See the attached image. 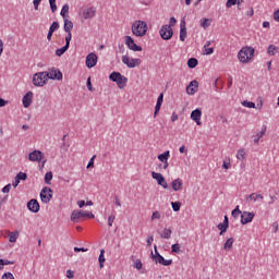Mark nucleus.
<instances>
[{"label": "nucleus", "instance_id": "nucleus-1", "mask_svg": "<svg viewBox=\"0 0 279 279\" xmlns=\"http://www.w3.org/2000/svg\"><path fill=\"white\" fill-rule=\"evenodd\" d=\"M147 23L144 21H135L132 25V34L140 38H143L147 34Z\"/></svg>", "mask_w": 279, "mask_h": 279}, {"label": "nucleus", "instance_id": "nucleus-2", "mask_svg": "<svg viewBox=\"0 0 279 279\" xmlns=\"http://www.w3.org/2000/svg\"><path fill=\"white\" fill-rule=\"evenodd\" d=\"M254 51L255 50L253 47H243L238 53V59L240 60V62L246 64L247 62H250V60L254 58Z\"/></svg>", "mask_w": 279, "mask_h": 279}, {"label": "nucleus", "instance_id": "nucleus-3", "mask_svg": "<svg viewBox=\"0 0 279 279\" xmlns=\"http://www.w3.org/2000/svg\"><path fill=\"white\" fill-rule=\"evenodd\" d=\"M49 82V72H37L33 76L34 86H45Z\"/></svg>", "mask_w": 279, "mask_h": 279}, {"label": "nucleus", "instance_id": "nucleus-4", "mask_svg": "<svg viewBox=\"0 0 279 279\" xmlns=\"http://www.w3.org/2000/svg\"><path fill=\"white\" fill-rule=\"evenodd\" d=\"M39 197L44 204H49V202H51V199L53 198V190L47 186L43 187Z\"/></svg>", "mask_w": 279, "mask_h": 279}, {"label": "nucleus", "instance_id": "nucleus-5", "mask_svg": "<svg viewBox=\"0 0 279 279\" xmlns=\"http://www.w3.org/2000/svg\"><path fill=\"white\" fill-rule=\"evenodd\" d=\"M159 34L162 40H171V38H173V28L166 24L161 26Z\"/></svg>", "mask_w": 279, "mask_h": 279}, {"label": "nucleus", "instance_id": "nucleus-6", "mask_svg": "<svg viewBox=\"0 0 279 279\" xmlns=\"http://www.w3.org/2000/svg\"><path fill=\"white\" fill-rule=\"evenodd\" d=\"M153 180H156L157 184L159 186H162V189H169V184L167 183V179L162 175V173L158 172H151Z\"/></svg>", "mask_w": 279, "mask_h": 279}, {"label": "nucleus", "instance_id": "nucleus-7", "mask_svg": "<svg viewBox=\"0 0 279 279\" xmlns=\"http://www.w3.org/2000/svg\"><path fill=\"white\" fill-rule=\"evenodd\" d=\"M122 62L129 69H135V66H141V59H130L128 56H122Z\"/></svg>", "mask_w": 279, "mask_h": 279}, {"label": "nucleus", "instance_id": "nucleus-8", "mask_svg": "<svg viewBox=\"0 0 279 279\" xmlns=\"http://www.w3.org/2000/svg\"><path fill=\"white\" fill-rule=\"evenodd\" d=\"M97 60H98V57L95 52L88 53L85 61L87 69H93L97 66Z\"/></svg>", "mask_w": 279, "mask_h": 279}, {"label": "nucleus", "instance_id": "nucleus-9", "mask_svg": "<svg viewBox=\"0 0 279 279\" xmlns=\"http://www.w3.org/2000/svg\"><path fill=\"white\" fill-rule=\"evenodd\" d=\"M125 45H126V47H129V49L131 51H143V47L136 45V43H134V38H132V36L125 37Z\"/></svg>", "mask_w": 279, "mask_h": 279}, {"label": "nucleus", "instance_id": "nucleus-10", "mask_svg": "<svg viewBox=\"0 0 279 279\" xmlns=\"http://www.w3.org/2000/svg\"><path fill=\"white\" fill-rule=\"evenodd\" d=\"M255 216L256 215L254 213L243 211L242 215H241L242 226H247V223H252V221H254Z\"/></svg>", "mask_w": 279, "mask_h": 279}, {"label": "nucleus", "instance_id": "nucleus-11", "mask_svg": "<svg viewBox=\"0 0 279 279\" xmlns=\"http://www.w3.org/2000/svg\"><path fill=\"white\" fill-rule=\"evenodd\" d=\"M83 217H86V211L73 210L70 219H71V221H73V223H80V220L83 219Z\"/></svg>", "mask_w": 279, "mask_h": 279}, {"label": "nucleus", "instance_id": "nucleus-12", "mask_svg": "<svg viewBox=\"0 0 279 279\" xmlns=\"http://www.w3.org/2000/svg\"><path fill=\"white\" fill-rule=\"evenodd\" d=\"M191 119L196 125H202V109L197 108L191 112Z\"/></svg>", "mask_w": 279, "mask_h": 279}, {"label": "nucleus", "instance_id": "nucleus-13", "mask_svg": "<svg viewBox=\"0 0 279 279\" xmlns=\"http://www.w3.org/2000/svg\"><path fill=\"white\" fill-rule=\"evenodd\" d=\"M27 208L31 210V213H39L40 211V203H38V199L32 198L27 203Z\"/></svg>", "mask_w": 279, "mask_h": 279}, {"label": "nucleus", "instance_id": "nucleus-14", "mask_svg": "<svg viewBox=\"0 0 279 279\" xmlns=\"http://www.w3.org/2000/svg\"><path fill=\"white\" fill-rule=\"evenodd\" d=\"M43 158H44V155H43V151L40 150H34L28 155V160H31V162H40Z\"/></svg>", "mask_w": 279, "mask_h": 279}, {"label": "nucleus", "instance_id": "nucleus-15", "mask_svg": "<svg viewBox=\"0 0 279 279\" xmlns=\"http://www.w3.org/2000/svg\"><path fill=\"white\" fill-rule=\"evenodd\" d=\"M197 88H199V83L197 81H192L186 87L187 95H195L197 93Z\"/></svg>", "mask_w": 279, "mask_h": 279}, {"label": "nucleus", "instance_id": "nucleus-16", "mask_svg": "<svg viewBox=\"0 0 279 279\" xmlns=\"http://www.w3.org/2000/svg\"><path fill=\"white\" fill-rule=\"evenodd\" d=\"M48 80H58L61 82L62 72L58 69H52L50 72H48Z\"/></svg>", "mask_w": 279, "mask_h": 279}, {"label": "nucleus", "instance_id": "nucleus-17", "mask_svg": "<svg viewBox=\"0 0 279 279\" xmlns=\"http://www.w3.org/2000/svg\"><path fill=\"white\" fill-rule=\"evenodd\" d=\"M33 97H34V93L33 92H27L25 94V96L22 98L24 108H29V106H32Z\"/></svg>", "mask_w": 279, "mask_h": 279}, {"label": "nucleus", "instance_id": "nucleus-18", "mask_svg": "<svg viewBox=\"0 0 279 279\" xmlns=\"http://www.w3.org/2000/svg\"><path fill=\"white\" fill-rule=\"evenodd\" d=\"M184 40H186V22L182 20L180 24V41L184 43Z\"/></svg>", "mask_w": 279, "mask_h": 279}, {"label": "nucleus", "instance_id": "nucleus-19", "mask_svg": "<svg viewBox=\"0 0 279 279\" xmlns=\"http://www.w3.org/2000/svg\"><path fill=\"white\" fill-rule=\"evenodd\" d=\"M155 263L158 265H163V267H169L170 265H173V259H165V257L158 256V258L155 259Z\"/></svg>", "mask_w": 279, "mask_h": 279}, {"label": "nucleus", "instance_id": "nucleus-20", "mask_svg": "<svg viewBox=\"0 0 279 279\" xmlns=\"http://www.w3.org/2000/svg\"><path fill=\"white\" fill-rule=\"evenodd\" d=\"M172 191H182V187L184 186V183L182 182V179L178 178L171 182Z\"/></svg>", "mask_w": 279, "mask_h": 279}, {"label": "nucleus", "instance_id": "nucleus-21", "mask_svg": "<svg viewBox=\"0 0 279 279\" xmlns=\"http://www.w3.org/2000/svg\"><path fill=\"white\" fill-rule=\"evenodd\" d=\"M157 234L160 235L161 239H171V228H165L162 232L160 230H157Z\"/></svg>", "mask_w": 279, "mask_h": 279}, {"label": "nucleus", "instance_id": "nucleus-22", "mask_svg": "<svg viewBox=\"0 0 279 279\" xmlns=\"http://www.w3.org/2000/svg\"><path fill=\"white\" fill-rule=\"evenodd\" d=\"M95 8H88L83 11V16L85 20L93 19L95 16Z\"/></svg>", "mask_w": 279, "mask_h": 279}, {"label": "nucleus", "instance_id": "nucleus-23", "mask_svg": "<svg viewBox=\"0 0 279 279\" xmlns=\"http://www.w3.org/2000/svg\"><path fill=\"white\" fill-rule=\"evenodd\" d=\"M116 84L119 88L123 89L125 86H128V77L120 74L119 81Z\"/></svg>", "mask_w": 279, "mask_h": 279}, {"label": "nucleus", "instance_id": "nucleus-24", "mask_svg": "<svg viewBox=\"0 0 279 279\" xmlns=\"http://www.w3.org/2000/svg\"><path fill=\"white\" fill-rule=\"evenodd\" d=\"M64 26L63 29L65 33H71V31L73 29V22L69 19H64Z\"/></svg>", "mask_w": 279, "mask_h": 279}, {"label": "nucleus", "instance_id": "nucleus-25", "mask_svg": "<svg viewBox=\"0 0 279 279\" xmlns=\"http://www.w3.org/2000/svg\"><path fill=\"white\" fill-rule=\"evenodd\" d=\"M245 199L246 202H250V199H253L254 202H256L257 199H265V197H263V195L260 194L252 193L250 195H246Z\"/></svg>", "mask_w": 279, "mask_h": 279}, {"label": "nucleus", "instance_id": "nucleus-26", "mask_svg": "<svg viewBox=\"0 0 279 279\" xmlns=\"http://www.w3.org/2000/svg\"><path fill=\"white\" fill-rule=\"evenodd\" d=\"M170 156H171L170 151L166 150L163 154L158 155L157 158L160 162H167L169 160Z\"/></svg>", "mask_w": 279, "mask_h": 279}, {"label": "nucleus", "instance_id": "nucleus-27", "mask_svg": "<svg viewBox=\"0 0 279 279\" xmlns=\"http://www.w3.org/2000/svg\"><path fill=\"white\" fill-rule=\"evenodd\" d=\"M197 64H199V61L195 58H190L187 60V66L189 69H195V66H197Z\"/></svg>", "mask_w": 279, "mask_h": 279}, {"label": "nucleus", "instance_id": "nucleus-28", "mask_svg": "<svg viewBox=\"0 0 279 279\" xmlns=\"http://www.w3.org/2000/svg\"><path fill=\"white\" fill-rule=\"evenodd\" d=\"M17 239H19V231L9 232L10 243H16Z\"/></svg>", "mask_w": 279, "mask_h": 279}, {"label": "nucleus", "instance_id": "nucleus-29", "mask_svg": "<svg viewBox=\"0 0 279 279\" xmlns=\"http://www.w3.org/2000/svg\"><path fill=\"white\" fill-rule=\"evenodd\" d=\"M104 254H106L105 250L100 251V255L98 257V262H99V267L100 269H104V263H106V257L104 256Z\"/></svg>", "mask_w": 279, "mask_h": 279}, {"label": "nucleus", "instance_id": "nucleus-30", "mask_svg": "<svg viewBox=\"0 0 279 279\" xmlns=\"http://www.w3.org/2000/svg\"><path fill=\"white\" fill-rule=\"evenodd\" d=\"M66 51H69V47L63 46L62 48H58L56 50V56H58V58H61V56H64V53H66Z\"/></svg>", "mask_w": 279, "mask_h": 279}, {"label": "nucleus", "instance_id": "nucleus-31", "mask_svg": "<svg viewBox=\"0 0 279 279\" xmlns=\"http://www.w3.org/2000/svg\"><path fill=\"white\" fill-rule=\"evenodd\" d=\"M210 23H213V20L204 17L201 21V27H203V29H208V26L210 25Z\"/></svg>", "mask_w": 279, "mask_h": 279}, {"label": "nucleus", "instance_id": "nucleus-32", "mask_svg": "<svg viewBox=\"0 0 279 279\" xmlns=\"http://www.w3.org/2000/svg\"><path fill=\"white\" fill-rule=\"evenodd\" d=\"M232 245H234V239L233 238H229L225 245H223V248L227 250V251H230V248L232 247Z\"/></svg>", "mask_w": 279, "mask_h": 279}, {"label": "nucleus", "instance_id": "nucleus-33", "mask_svg": "<svg viewBox=\"0 0 279 279\" xmlns=\"http://www.w3.org/2000/svg\"><path fill=\"white\" fill-rule=\"evenodd\" d=\"M119 77H121V73L120 72H112L109 75V80H111V82H116V84L120 80Z\"/></svg>", "mask_w": 279, "mask_h": 279}, {"label": "nucleus", "instance_id": "nucleus-34", "mask_svg": "<svg viewBox=\"0 0 279 279\" xmlns=\"http://www.w3.org/2000/svg\"><path fill=\"white\" fill-rule=\"evenodd\" d=\"M171 206L174 213H180V208H182V203L171 202Z\"/></svg>", "mask_w": 279, "mask_h": 279}, {"label": "nucleus", "instance_id": "nucleus-35", "mask_svg": "<svg viewBox=\"0 0 279 279\" xmlns=\"http://www.w3.org/2000/svg\"><path fill=\"white\" fill-rule=\"evenodd\" d=\"M66 14H69V4H64L60 12V15L63 20L66 19Z\"/></svg>", "mask_w": 279, "mask_h": 279}, {"label": "nucleus", "instance_id": "nucleus-36", "mask_svg": "<svg viewBox=\"0 0 279 279\" xmlns=\"http://www.w3.org/2000/svg\"><path fill=\"white\" fill-rule=\"evenodd\" d=\"M51 180H53V172L49 171L45 174V183L51 184Z\"/></svg>", "mask_w": 279, "mask_h": 279}, {"label": "nucleus", "instance_id": "nucleus-37", "mask_svg": "<svg viewBox=\"0 0 279 279\" xmlns=\"http://www.w3.org/2000/svg\"><path fill=\"white\" fill-rule=\"evenodd\" d=\"M58 29H60V23H58V22H53L51 25H50V27H49V31L50 32H58Z\"/></svg>", "mask_w": 279, "mask_h": 279}, {"label": "nucleus", "instance_id": "nucleus-38", "mask_svg": "<svg viewBox=\"0 0 279 279\" xmlns=\"http://www.w3.org/2000/svg\"><path fill=\"white\" fill-rule=\"evenodd\" d=\"M242 106H244V108H256V104L248 100L242 101Z\"/></svg>", "mask_w": 279, "mask_h": 279}, {"label": "nucleus", "instance_id": "nucleus-39", "mask_svg": "<svg viewBox=\"0 0 279 279\" xmlns=\"http://www.w3.org/2000/svg\"><path fill=\"white\" fill-rule=\"evenodd\" d=\"M171 252L174 253V254H180V252H182L180 250V244L175 243V244H172L171 246Z\"/></svg>", "mask_w": 279, "mask_h": 279}, {"label": "nucleus", "instance_id": "nucleus-40", "mask_svg": "<svg viewBox=\"0 0 279 279\" xmlns=\"http://www.w3.org/2000/svg\"><path fill=\"white\" fill-rule=\"evenodd\" d=\"M236 158H238V160H244L245 159V149L238 150Z\"/></svg>", "mask_w": 279, "mask_h": 279}, {"label": "nucleus", "instance_id": "nucleus-41", "mask_svg": "<svg viewBox=\"0 0 279 279\" xmlns=\"http://www.w3.org/2000/svg\"><path fill=\"white\" fill-rule=\"evenodd\" d=\"M4 265H14V262L8 259H0V269H3Z\"/></svg>", "mask_w": 279, "mask_h": 279}, {"label": "nucleus", "instance_id": "nucleus-42", "mask_svg": "<svg viewBox=\"0 0 279 279\" xmlns=\"http://www.w3.org/2000/svg\"><path fill=\"white\" fill-rule=\"evenodd\" d=\"M50 3V10L52 13H56L58 11V5L56 4V0H49Z\"/></svg>", "mask_w": 279, "mask_h": 279}, {"label": "nucleus", "instance_id": "nucleus-43", "mask_svg": "<svg viewBox=\"0 0 279 279\" xmlns=\"http://www.w3.org/2000/svg\"><path fill=\"white\" fill-rule=\"evenodd\" d=\"M17 180H23V182H25V180H27V173H25V172H20V173H17L16 174V177H15Z\"/></svg>", "mask_w": 279, "mask_h": 279}, {"label": "nucleus", "instance_id": "nucleus-44", "mask_svg": "<svg viewBox=\"0 0 279 279\" xmlns=\"http://www.w3.org/2000/svg\"><path fill=\"white\" fill-rule=\"evenodd\" d=\"M68 34L65 36V47H71V38H73V35L71 33H65Z\"/></svg>", "mask_w": 279, "mask_h": 279}, {"label": "nucleus", "instance_id": "nucleus-45", "mask_svg": "<svg viewBox=\"0 0 279 279\" xmlns=\"http://www.w3.org/2000/svg\"><path fill=\"white\" fill-rule=\"evenodd\" d=\"M154 250H155V254L154 252H151V258L154 260H156V258H158V256H161L160 253L158 252V246L157 245H154Z\"/></svg>", "mask_w": 279, "mask_h": 279}, {"label": "nucleus", "instance_id": "nucleus-46", "mask_svg": "<svg viewBox=\"0 0 279 279\" xmlns=\"http://www.w3.org/2000/svg\"><path fill=\"white\" fill-rule=\"evenodd\" d=\"M160 108H162V104L157 102L155 106V112H154V117H158V112H160Z\"/></svg>", "mask_w": 279, "mask_h": 279}, {"label": "nucleus", "instance_id": "nucleus-47", "mask_svg": "<svg viewBox=\"0 0 279 279\" xmlns=\"http://www.w3.org/2000/svg\"><path fill=\"white\" fill-rule=\"evenodd\" d=\"M218 230L222 231V232H228V227L223 223V222H220L218 226H217Z\"/></svg>", "mask_w": 279, "mask_h": 279}, {"label": "nucleus", "instance_id": "nucleus-48", "mask_svg": "<svg viewBox=\"0 0 279 279\" xmlns=\"http://www.w3.org/2000/svg\"><path fill=\"white\" fill-rule=\"evenodd\" d=\"M134 267L135 269H138V270L143 269V262H141V259H136Z\"/></svg>", "mask_w": 279, "mask_h": 279}, {"label": "nucleus", "instance_id": "nucleus-49", "mask_svg": "<svg viewBox=\"0 0 279 279\" xmlns=\"http://www.w3.org/2000/svg\"><path fill=\"white\" fill-rule=\"evenodd\" d=\"M95 158H97V156H93L90 159H89V161H88V163H87V169H90V167H95Z\"/></svg>", "mask_w": 279, "mask_h": 279}, {"label": "nucleus", "instance_id": "nucleus-50", "mask_svg": "<svg viewBox=\"0 0 279 279\" xmlns=\"http://www.w3.org/2000/svg\"><path fill=\"white\" fill-rule=\"evenodd\" d=\"M276 46H274V45H270L269 47H268V53H269V56H276Z\"/></svg>", "mask_w": 279, "mask_h": 279}, {"label": "nucleus", "instance_id": "nucleus-51", "mask_svg": "<svg viewBox=\"0 0 279 279\" xmlns=\"http://www.w3.org/2000/svg\"><path fill=\"white\" fill-rule=\"evenodd\" d=\"M114 219H116V216H114V215H110V216L108 217V226H109L110 228H112V223H114Z\"/></svg>", "mask_w": 279, "mask_h": 279}, {"label": "nucleus", "instance_id": "nucleus-52", "mask_svg": "<svg viewBox=\"0 0 279 279\" xmlns=\"http://www.w3.org/2000/svg\"><path fill=\"white\" fill-rule=\"evenodd\" d=\"M160 211H154L150 220L154 221L155 219H160Z\"/></svg>", "mask_w": 279, "mask_h": 279}, {"label": "nucleus", "instance_id": "nucleus-53", "mask_svg": "<svg viewBox=\"0 0 279 279\" xmlns=\"http://www.w3.org/2000/svg\"><path fill=\"white\" fill-rule=\"evenodd\" d=\"M2 279H14V275L12 272H4Z\"/></svg>", "mask_w": 279, "mask_h": 279}, {"label": "nucleus", "instance_id": "nucleus-54", "mask_svg": "<svg viewBox=\"0 0 279 279\" xmlns=\"http://www.w3.org/2000/svg\"><path fill=\"white\" fill-rule=\"evenodd\" d=\"M238 0H227L226 7L232 8V5H236Z\"/></svg>", "mask_w": 279, "mask_h": 279}, {"label": "nucleus", "instance_id": "nucleus-55", "mask_svg": "<svg viewBox=\"0 0 279 279\" xmlns=\"http://www.w3.org/2000/svg\"><path fill=\"white\" fill-rule=\"evenodd\" d=\"M175 23H178V20H175V17H170L168 26H170V28L175 27Z\"/></svg>", "mask_w": 279, "mask_h": 279}, {"label": "nucleus", "instance_id": "nucleus-56", "mask_svg": "<svg viewBox=\"0 0 279 279\" xmlns=\"http://www.w3.org/2000/svg\"><path fill=\"white\" fill-rule=\"evenodd\" d=\"M66 278H69V279L75 278V271H73V270H68V271H66Z\"/></svg>", "mask_w": 279, "mask_h": 279}, {"label": "nucleus", "instance_id": "nucleus-57", "mask_svg": "<svg viewBox=\"0 0 279 279\" xmlns=\"http://www.w3.org/2000/svg\"><path fill=\"white\" fill-rule=\"evenodd\" d=\"M10 189H12V184L9 183L2 189V193H10Z\"/></svg>", "mask_w": 279, "mask_h": 279}, {"label": "nucleus", "instance_id": "nucleus-58", "mask_svg": "<svg viewBox=\"0 0 279 279\" xmlns=\"http://www.w3.org/2000/svg\"><path fill=\"white\" fill-rule=\"evenodd\" d=\"M206 56H213V53H215V48H206Z\"/></svg>", "mask_w": 279, "mask_h": 279}, {"label": "nucleus", "instance_id": "nucleus-59", "mask_svg": "<svg viewBox=\"0 0 279 279\" xmlns=\"http://www.w3.org/2000/svg\"><path fill=\"white\" fill-rule=\"evenodd\" d=\"M87 88L88 90H90V93H93V83L90 82V77L87 78Z\"/></svg>", "mask_w": 279, "mask_h": 279}, {"label": "nucleus", "instance_id": "nucleus-60", "mask_svg": "<svg viewBox=\"0 0 279 279\" xmlns=\"http://www.w3.org/2000/svg\"><path fill=\"white\" fill-rule=\"evenodd\" d=\"M165 101V94H160L157 98V104H162Z\"/></svg>", "mask_w": 279, "mask_h": 279}, {"label": "nucleus", "instance_id": "nucleus-61", "mask_svg": "<svg viewBox=\"0 0 279 279\" xmlns=\"http://www.w3.org/2000/svg\"><path fill=\"white\" fill-rule=\"evenodd\" d=\"M74 252H88V248L75 246Z\"/></svg>", "mask_w": 279, "mask_h": 279}, {"label": "nucleus", "instance_id": "nucleus-62", "mask_svg": "<svg viewBox=\"0 0 279 279\" xmlns=\"http://www.w3.org/2000/svg\"><path fill=\"white\" fill-rule=\"evenodd\" d=\"M154 241V235L148 236L146 243L148 247H151V242Z\"/></svg>", "mask_w": 279, "mask_h": 279}, {"label": "nucleus", "instance_id": "nucleus-63", "mask_svg": "<svg viewBox=\"0 0 279 279\" xmlns=\"http://www.w3.org/2000/svg\"><path fill=\"white\" fill-rule=\"evenodd\" d=\"M34 10H38V7L40 5L39 0H33Z\"/></svg>", "mask_w": 279, "mask_h": 279}, {"label": "nucleus", "instance_id": "nucleus-64", "mask_svg": "<svg viewBox=\"0 0 279 279\" xmlns=\"http://www.w3.org/2000/svg\"><path fill=\"white\" fill-rule=\"evenodd\" d=\"M274 20L277 21V23H279V9L274 12Z\"/></svg>", "mask_w": 279, "mask_h": 279}]
</instances>
